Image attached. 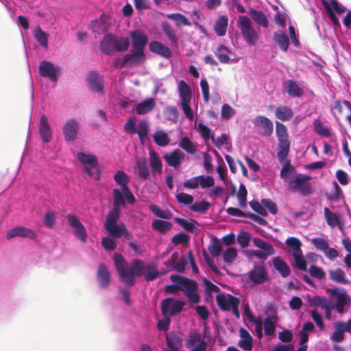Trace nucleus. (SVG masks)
Wrapping results in <instances>:
<instances>
[{"label":"nucleus","instance_id":"11","mask_svg":"<svg viewBox=\"0 0 351 351\" xmlns=\"http://www.w3.org/2000/svg\"><path fill=\"white\" fill-rule=\"evenodd\" d=\"M71 226L74 228L75 235L82 242L87 240V233L84 226L80 222L79 218L76 215H68L66 217Z\"/></svg>","mask_w":351,"mask_h":351},{"label":"nucleus","instance_id":"10","mask_svg":"<svg viewBox=\"0 0 351 351\" xmlns=\"http://www.w3.org/2000/svg\"><path fill=\"white\" fill-rule=\"evenodd\" d=\"M254 124L263 136H269L273 133V123L265 116H257L254 120Z\"/></svg>","mask_w":351,"mask_h":351},{"label":"nucleus","instance_id":"30","mask_svg":"<svg viewBox=\"0 0 351 351\" xmlns=\"http://www.w3.org/2000/svg\"><path fill=\"white\" fill-rule=\"evenodd\" d=\"M330 278L337 283L348 285L350 280L346 278L344 271L341 269H331L329 271Z\"/></svg>","mask_w":351,"mask_h":351},{"label":"nucleus","instance_id":"28","mask_svg":"<svg viewBox=\"0 0 351 351\" xmlns=\"http://www.w3.org/2000/svg\"><path fill=\"white\" fill-rule=\"evenodd\" d=\"M178 92L180 97V102L191 101L192 98L191 89L184 80H180L179 82Z\"/></svg>","mask_w":351,"mask_h":351},{"label":"nucleus","instance_id":"60","mask_svg":"<svg viewBox=\"0 0 351 351\" xmlns=\"http://www.w3.org/2000/svg\"><path fill=\"white\" fill-rule=\"evenodd\" d=\"M275 330V322H274L269 317L265 318L264 320V330L265 335L271 336L274 335Z\"/></svg>","mask_w":351,"mask_h":351},{"label":"nucleus","instance_id":"62","mask_svg":"<svg viewBox=\"0 0 351 351\" xmlns=\"http://www.w3.org/2000/svg\"><path fill=\"white\" fill-rule=\"evenodd\" d=\"M276 133L278 139L289 138V135L285 125L278 121H277L276 123Z\"/></svg>","mask_w":351,"mask_h":351},{"label":"nucleus","instance_id":"39","mask_svg":"<svg viewBox=\"0 0 351 351\" xmlns=\"http://www.w3.org/2000/svg\"><path fill=\"white\" fill-rule=\"evenodd\" d=\"M293 116L292 110L287 106H279L276 109V117L282 121L291 119Z\"/></svg>","mask_w":351,"mask_h":351},{"label":"nucleus","instance_id":"15","mask_svg":"<svg viewBox=\"0 0 351 351\" xmlns=\"http://www.w3.org/2000/svg\"><path fill=\"white\" fill-rule=\"evenodd\" d=\"M15 237L35 239L36 238V234L32 229L24 226H16L9 230L6 234L8 239H11Z\"/></svg>","mask_w":351,"mask_h":351},{"label":"nucleus","instance_id":"16","mask_svg":"<svg viewBox=\"0 0 351 351\" xmlns=\"http://www.w3.org/2000/svg\"><path fill=\"white\" fill-rule=\"evenodd\" d=\"M79 123L75 119L68 120L62 129L64 138L66 141H73L77 137Z\"/></svg>","mask_w":351,"mask_h":351},{"label":"nucleus","instance_id":"59","mask_svg":"<svg viewBox=\"0 0 351 351\" xmlns=\"http://www.w3.org/2000/svg\"><path fill=\"white\" fill-rule=\"evenodd\" d=\"M295 261V266L302 271L307 270L306 261L304 258L303 253L300 252L293 256Z\"/></svg>","mask_w":351,"mask_h":351},{"label":"nucleus","instance_id":"2","mask_svg":"<svg viewBox=\"0 0 351 351\" xmlns=\"http://www.w3.org/2000/svg\"><path fill=\"white\" fill-rule=\"evenodd\" d=\"M293 167L290 160H287L280 170V178L288 183L289 189L295 193H299L302 196H307L312 193V185L309 182L311 176L293 172L291 176H288V172L292 173Z\"/></svg>","mask_w":351,"mask_h":351},{"label":"nucleus","instance_id":"25","mask_svg":"<svg viewBox=\"0 0 351 351\" xmlns=\"http://www.w3.org/2000/svg\"><path fill=\"white\" fill-rule=\"evenodd\" d=\"M241 340L239 341V346L245 351H251L252 350V337L250 334L243 328L239 330Z\"/></svg>","mask_w":351,"mask_h":351},{"label":"nucleus","instance_id":"37","mask_svg":"<svg viewBox=\"0 0 351 351\" xmlns=\"http://www.w3.org/2000/svg\"><path fill=\"white\" fill-rule=\"evenodd\" d=\"M349 299L347 293L345 289L338 295L334 307L339 314H343L346 312L345 306Z\"/></svg>","mask_w":351,"mask_h":351},{"label":"nucleus","instance_id":"31","mask_svg":"<svg viewBox=\"0 0 351 351\" xmlns=\"http://www.w3.org/2000/svg\"><path fill=\"white\" fill-rule=\"evenodd\" d=\"M155 101L153 98H149L136 106L135 110L138 114H145L150 112L155 106Z\"/></svg>","mask_w":351,"mask_h":351},{"label":"nucleus","instance_id":"29","mask_svg":"<svg viewBox=\"0 0 351 351\" xmlns=\"http://www.w3.org/2000/svg\"><path fill=\"white\" fill-rule=\"evenodd\" d=\"M274 40L280 47L282 51L287 52L289 47V39L284 32H274Z\"/></svg>","mask_w":351,"mask_h":351},{"label":"nucleus","instance_id":"4","mask_svg":"<svg viewBox=\"0 0 351 351\" xmlns=\"http://www.w3.org/2000/svg\"><path fill=\"white\" fill-rule=\"evenodd\" d=\"M130 46L128 38L118 39L112 34L106 35L100 42V50L107 55H112L114 51H125Z\"/></svg>","mask_w":351,"mask_h":351},{"label":"nucleus","instance_id":"19","mask_svg":"<svg viewBox=\"0 0 351 351\" xmlns=\"http://www.w3.org/2000/svg\"><path fill=\"white\" fill-rule=\"evenodd\" d=\"M97 278L99 286L107 288L110 283V273L105 264H99L97 271Z\"/></svg>","mask_w":351,"mask_h":351},{"label":"nucleus","instance_id":"22","mask_svg":"<svg viewBox=\"0 0 351 351\" xmlns=\"http://www.w3.org/2000/svg\"><path fill=\"white\" fill-rule=\"evenodd\" d=\"M40 135L45 143H49L51 138V130L45 115H42L40 120Z\"/></svg>","mask_w":351,"mask_h":351},{"label":"nucleus","instance_id":"32","mask_svg":"<svg viewBox=\"0 0 351 351\" xmlns=\"http://www.w3.org/2000/svg\"><path fill=\"white\" fill-rule=\"evenodd\" d=\"M77 158L82 164L88 165L91 168H95L98 165L97 158L95 155L79 152L77 154Z\"/></svg>","mask_w":351,"mask_h":351},{"label":"nucleus","instance_id":"13","mask_svg":"<svg viewBox=\"0 0 351 351\" xmlns=\"http://www.w3.org/2000/svg\"><path fill=\"white\" fill-rule=\"evenodd\" d=\"M249 278L254 284H263L268 280V272L262 265H254L248 272Z\"/></svg>","mask_w":351,"mask_h":351},{"label":"nucleus","instance_id":"3","mask_svg":"<svg viewBox=\"0 0 351 351\" xmlns=\"http://www.w3.org/2000/svg\"><path fill=\"white\" fill-rule=\"evenodd\" d=\"M170 279L173 282L180 284V291H184L189 301L192 304H197L200 301V295L197 293L198 283L196 280L180 275H171Z\"/></svg>","mask_w":351,"mask_h":351},{"label":"nucleus","instance_id":"18","mask_svg":"<svg viewBox=\"0 0 351 351\" xmlns=\"http://www.w3.org/2000/svg\"><path fill=\"white\" fill-rule=\"evenodd\" d=\"M88 86L94 91L104 93V83L101 77L95 72L90 73L86 77Z\"/></svg>","mask_w":351,"mask_h":351},{"label":"nucleus","instance_id":"12","mask_svg":"<svg viewBox=\"0 0 351 351\" xmlns=\"http://www.w3.org/2000/svg\"><path fill=\"white\" fill-rule=\"evenodd\" d=\"M132 40V49L144 51V49L148 43L147 36L140 29L130 33Z\"/></svg>","mask_w":351,"mask_h":351},{"label":"nucleus","instance_id":"34","mask_svg":"<svg viewBox=\"0 0 351 351\" xmlns=\"http://www.w3.org/2000/svg\"><path fill=\"white\" fill-rule=\"evenodd\" d=\"M228 19L226 16H221L216 21L214 29L216 34L219 36H223L226 34L227 30Z\"/></svg>","mask_w":351,"mask_h":351},{"label":"nucleus","instance_id":"54","mask_svg":"<svg viewBox=\"0 0 351 351\" xmlns=\"http://www.w3.org/2000/svg\"><path fill=\"white\" fill-rule=\"evenodd\" d=\"M307 298L309 306L311 307L313 306L322 308V306H324V304L328 302V300L326 298L320 297L318 295L313 298L310 295H308Z\"/></svg>","mask_w":351,"mask_h":351},{"label":"nucleus","instance_id":"58","mask_svg":"<svg viewBox=\"0 0 351 351\" xmlns=\"http://www.w3.org/2000/svg\"><path fill=\"white\" fill-rule=\"evenodd\" d=\"M175 221L184 230L189 232H193L195 230L194 223H196V221L193 219H191V221H188L184 219L176 217Z\"/></svg>","mask_w":351,"mask_h":351},{"label":"nucleus","instance_id":"61","mask_svg":"<svg viewBox=\"0 0 351 351\" xmlns=\"http://www.w3.org/2000/svg\"><path fill=\"white\" fill-rule=\"evenodd\" d=\"M199 185L202 189L209 188L213 186L215 184V180L212 176H198Z\"/></svg>","mask_w":351,"mask_h":351},{"label":"nucleus","instance_id":"45","mask_svg":"<svg viewBox=\"0 0 351 351\" xmlns=\"http://www.w3.org/2000/svg\"><path fill=\"white\" fill-rule=\"evenodd\" d=\"M167 18L169 19L174 21L177 26H180V25H183L185 26L191 25V23L189 21V19L184 15L180 13L169 14L167 15Z\"/></svg>","mask_w":351,"mask_h":351},{"label":"nucleus","instance_id":"53","mask_svg":"<svg viewBox=\"0 0 351 351\" xmlns=\"http://www.w3.org/2000/svg\"><path fill=\"white\" fill-rule=\"evenodd\" d=\"M247 191L245 186L243 184H240L237 197L239 204L241 208H245L247 206Z\"/></svg>","mask_w":351,"mask_h":351},{"label":"nucleus","instance_id":"56","mask_svg":"<svg viewBox=\"0 0 351 351\" xmlns=\"http://www.w3.org/2000/svg\"><path fill=\"white\" fill-rule=\"evenodd\" d=\"M210 207V204L205 200L191 205V210L196 213H205Z\"/></svg>","mask_w":351,"mask_h":351},{"label":"nucleus","instance_id":"21","mask_svg":"<svg viewBox=\"0 0 351 351\" xmlns=\"http://www.w3.org/2000/svg\"><path fill=\"white\" fill-rule=\"evenodd\" d=\"M113 195V208L110 210L108 213L119 214L121 213V206H124L126 203L124 199L123 195L121 191L118 189H114L112 191Z\"/></svg>","mask_w":351,"mask_h":351},{"label":"nucleus","instance_id":"20","mask_svg":"<svg viewBox=\"0 0 351 351\" xmlns=\"http://www.w3.org/2000/svg\"><path fill=\"white\" fill-rule=\"evenodd\" d=\"M149 49L152 53L158 54L165 58H169L172 56L170 49L158 41L154 40L150 42L149 44Z\"/></svg>","mask_w":351,"mask_h":351},{"label":"nucleus","instance_id":"46","mask_svg":"<svg viewBox=\"0 0 351 351\" xmlns=\"http://www.w3.org/2000/svg\"><path fill=\"white\" fill-rule=\"evenodd\" d=\"M149 130V127L147 121L142 120L138 123V128L136 133L138 134L139 139L143 145L144 144L145 139L148 134Z\"/></svg>","mask_w":351,"mask_h":351},{"label":"nucleus","instance_id":"36","mask_svg":"<svg viewBox=\"0 0 351 351\" xmlns=\"http://www.w3.org/2000/svg\"><path fill=\"white\" fill-rule=\"evenodd\" d=\"M149 164L154 173L162 172V164L158 154L154 151L149 152Z\"/></svg>","mask_w":351,"mask_h":351},{"label":"nucleus","instance_id":"23","mask_svg":"<svg viewBox=\"0 0 351 351\" xmlns=\"http://www.w3.org/2000/svg\"><path fill=\"white\" fill-rule=\"evenodd\" d=\"M273 265L282 278L288 277L291 274V269L288 264L279 256L272 258Z\"/></svg>","mask_w":351,"mask_h":351},{"label":"nucleus","instance_id":"38","mask_svg":"<svg viewBox=\"0 0 351 351\" xmlns=\"http://www.w3.org/2000/svg\"><path fill=\"white\" fill-rule=\"evenodd\" d=\"M334 328L335 331L330 335V339L333 342L336 343H340L343 341L345 338L344 333L346 332L343 328V325L341 324L340 322H337L336 323H335Z\"/></svg>","mask_w":351,"mask_h":351},{"label":"nucleus","instance_id":"7","mask_svg":"<svg viewBox=\"0 0 351 351\" xmlns=\"http://www.w3.org/2000/svg\"><path fill=\"white\" fill-rule=\"evenodd\" d=\"M252 242L256 247L263 250V252L259 250H252L251 254L254 256L265 260L269 256L275 254L276 251L273 245L268 242H266L258 237L254 238L252 239Z\"/></svg>","mask_w":351,"mask_h":351},{"label":"nucleus","instance_id":"51","mask_svg":"<svg viewBox=\"0 0 351 351\" xmlns=\"http://www.w3.org/2000/svg\"><path fill=\"white\" fill-rule=\"evenodd\" d=\"M34 36L37 41L43 47L47 48L48 47V37L47 34L43 31L40 26L36 27Z\"/></svg>","mask_w":351,"mask_h":351},{"label":"nucleus","instance_id":"1","mask_svg":"<svg viewBox=\"0 0 351 351\" xmlns=\"http://www.w3.org/2000/svg\"><path fill=\"white\" fill-rule=\"evenodd\" d=\"M114 263L121 281L129 287L134 285L136 277L144 276L147 282L156 279L160 273L155 263L145 265L140 259H133L131 265L128 267L127 262L123 256L119 254H114Z\"/></svg>","mask_w":351,"mask_h":351},{"label":"nucleus","instance_id":"26","mask_svg":"<svg viewBox=\"0 0 351 351\" xmlns=\"http://www.w3.org/2000/svg\"><path fill=\"white\" fill-rule=\"evenodd\" d=\"M248 12L252 19L259 26L267 28L269 21L266 15L261 10H256L254 8H250Z\"/></svg>","mask_w":351,"mask_h":351},{"label":"nucleus","instance_id":"43","mask_svg":"<svg viewBox=\"0 0 351 351\" xmlns=\"http://www.w3.org/2000/svg\"><path fill=\"white\" fill-rule=\"evenodd\" d=\"M162 29L166 36L169 38L171 43L173 45L178 44V37L174 31L172 29L170 24L166 21L162 23Z\"/></svg>","mask_w":351,"mask_h":351},{"label":"nucleus","instance_id":"64","mask_svg":"<svg viewBox=\"0 0 351 351\" xmlns=\"http://www.w3.org/2000/svg\"><path fill=\"white\" fill-rule=\"evenodd\" d=\"M115 182L120 185H126L129 182V178L127 174L121 171H118L114 176Z\"/></svg>","mask_w":351,"mask_h":351},{"label":"nucleus","instance_id":"6","mask_svg":"<svg viewBox=\"0 0 351 351\" xmlns=\"http://www.w3.org/2000/svg\"><path fill=\"white\" fill-rule=\"evenodd\" d=\"M119 214L108 213L104 228L108 234L114 238H120L123 236V230L125 225L121 222L117 223Z\"/></svg>","mask_w":351,"mask_h":351},{"label":"nucleus","instance_id":"49","mask_svg":"<svg viewBox=\"0 0 351 351\" xmlns=\"http://www.w3.org/2000/svg\"><path fill=\"white\" fill-rule=\"evenodd\" d=\"M179 146L190 154H194L196 152L195 146L188 137L182 138Z\"/></svg>","mask_w":351,"mask_h":351},{"label":"nucleus","instance_id":"9","mask_svg":"<svg viewBox=\"0 0 351 351\" xmlns=\"http://www.w3.org/2000/svg\"><path fill=\"white\" fill-rule=\"evenodd\" d=\"M146 60L144 51L132 49L131 53L125 55L121 60L120 67L132 66L141 64Z\"/></svg>","mask_w":351,"mask_h":351},{"label":"nucleus","instance_id":"57","mask_svg":"<svg viewBox=\"0 0 351 351\" xmlns=\"http://www.w3.org/2000/svg\"><path fill=\"white\" fill-rule=\"evenodd\" d=\"M315 131L317 134L326 137H329L331 132L329 129L323 126V124L319 120H315L314 122Z\"/></svg>","mask_w":351,"mask_h":351},{"label":"nucleus","instance_id":"33","mask_svg":"<svg viewBox=\"0 0 351 351\" xmlns=\"http://www.w3.org/2000/svg\"><path fill=\"white\" fill-rule=\"evenodd\" d=\"M136 168L139 178L147 180L149 178V171L145 158H140L136 160Z\"/></svg>","mask_w":351,"mask_h":351},{"label":"nucleus","instance_id":"42","mask_svg":"<svg viewBox=\"0 0 351 351\" xmlns=\"http://www.w3.org/2000/svg\"><path fill=\"white\" fill-rule=\"evenodd\" d=\"M286 244L291 249L293 256L302 252L301 250L302 243L299 239L293 237H289L286 240Z\"/></svg>","mask_w":351,"mask_h":351},{"label":"nucleus","instance_id":"24","mask_svg":"<svg viewBox=\"0 0 351 351\" xmlns=\"http://www.w3.org/2000/svg\"><path fill=\"white\" fill-rule=\"evenodd\" d=\"M184 156L180 150L175 149L170 154H165L163 158L168 165L177 168L181 164Z\"/></svg>","mask_w":351,"mask_h":351},{"label":"nucleus","instance_id":"27","mask_svg":"<svg viewBox=\"0 0 351 351\" xmlns=\"http://www.w3.org/2000/svg\"><path fill=\"white\" fill-rule=\"evenodd\" d=\"M287 93L291 97H300L303 95V89L293 80H288L285 83Z\"/></svg>","mask_w":351,"mask_h":351},{"label":"nucleus","instance_id":"52","mask_svg":"<svg viewBox=\"0 0 351 351\" xmlns=\"http://www.w3.org/2000/svg\"><path fill=\"white\" fill-rule=\"evenodd\" d=\"M333 186L332 191L327 193L326 197L329 200L337 202L339 201L341 195H343V192L337 182L333 183Z\"/></svg>","mask_w":351,"mask_h":351},{"label":"nucleus","instance_id":"8","mask_svg":"<svg viewBox=\"0 0 351 351\" xmlns=\"http://www.w3.org/2000/svg\"><path fill=\"white\" fill-rule=\"evenodd\" d=\"M185 303L182 301H173V298H166L162 301L161 312L165 317L169 313L171 315H175L180 313Z\"/></svg>","mask_w":351,"mask_h":351},{"label":"nucleus","instance_id":"14","mask_svg":"<svg viewBox=\"0 0 351 351\" xmlns=\"http://www.w3.org/2000/svg\"><path fill=\"white\" fill-rule=\"evenodd\" d=\"M58 68L48 61H43L39 66V74L44 77H49L52 82L58 80Z\"/></svg>","mask_w":351,"mask_h":351},{"label":"nucleus","instance_id":"40","mask_svg":"<svg viewBox=\"0 0 351 351\" xmlns=\"http://www.w3.org/2000/svg\"><path fill=\"white\" fill-rule=\"evenodd\" d=\"M230 51L223 45H220L217 48L215 55L218 58L219 60L223 64H228L230 61V58L228 56V53Z\"/></svg>","mask_w":351,"mask_h":351},{"label":"nucleus","instance_id":"55","mask_svg":"<svg viewBox=\"0 0 351 351\" xmlns=\"http://www.w3.org/2000/svg\"><path fill=\"white\" fill-rule=\"evenodd\" d=\"M190 236L184 232H180L176 234L172 238L171 242L175 245H178L180 244L186 245L189 242Z\"/></svg>","mask_w":351,"mask_h":351},{"label":"nucleus","instance_id":"50","mask_svg":"<svg viewBox=\"0 0 351 351\" xmlns=\"http://www.w3.org/2000/svg\"><path fill=\"white\" fill-rule=\"evenodd\" d=\"M149 210L157 217L165 219H170L172 214L167 210H162L156 205H150Z\"/></svg>","mask_w":351,"mask_h":351},{"label":"nucleus","instance_id":"35","mask_svg":"<svg viewBox=\"0 0 351 351\" xmlns=\"http://www.w3.org/2000/svg\"><path fill=\"white\" fill-rule=\"evenodd\" d=\"M232 296L230 294L225 295L224 293H219L216 297V302L219 308L223 311H230L232 306L230 300Z\"/></svg>","mask_w":351,"mask_h":351},{"label":"nucleus","instance_id":"48","mask_svg":"<svg viewBox=\"0 0 351 351\" xmlns=\"http://www.w3.org/2000/svg\"><path fill=\"white\" fill-rule=\"evenodd\" d=\"M324 217L328 225L332 228L340 223L339 215L332 213L328 208H324Z\"/></svg>","mask_w":351,"mask_h":351},{"label":"nucleus","instance_id":"47","mask_svg":"<svg viewBox=\"0 0 351 351\" xmlns=\"http://www.w3.org/2000/svg\"><path fill=\"white\" fill-rule=\"evenodd\" d=\"M208 250L213 257H217L222 252L221 241L216 237L213 239Z\"/></svg>","mask_w":351,"mask_h":351},{"label":"nucleus","instance_id":"5","mask_svg":"<svg viewBox=\"0 0 351 351\" xmlns=\"http://www.w3.org/2000/svg\"><path fill=\"white\" fill-rule=\"evenodd\" d=\"M239 28L244 40L251 45H255L258 38V32L252 25V20L246 16H241L239 18Z\"/></svg>","mask_w":351,"mask_h":351},{"label":"nucleus","instance_id":"41","mask_svg":"<svg viewBox=\"0 0 351 351\" xmlns=\"http://www.w3.org/2000/svg\"><path fill=\"white\" fill-rule=\"evenodd\" d=\"M152 228L156 231L165 233L171 229L172 223L167 221L155 219L152 223Z\"/></svg>","mask_w":351,"mask_h":351},{"label":"nucleus","instance_id":"63","mask_svg":"<svg viewBox=\"0 0 351 351\" xmlns=\"http://www.w3.org/2000/svg\"><path fill=\"white\" fill-rule=\"evenodd\" d=\"M250 241V234L247 232H241L237 236V242L242 248L247 247Z\"/></svg>","mask_w":351,"mask_h":351},{"label":"nucleus","instance_id":"17","mask_svg":"<svg viewBox=\"0 0 351 351\" xmlns=\"http://www.w3.org/2000/svg\"><path fill=\"white\" fill-rule=\"evenodd\" d=\"M188 348L193 347L190 351H205L207 348V342L202 340L199 333H194L189 335L186 344Z\"/></svg>","mask_w":351,"mask_h":351},{"label":"nucleus","instance_id":"44","mask_svg":"<svg viewBox=\"0 0 351 351\" xmlns=\"http://www.w3.org/2000/svg\"><path fill=\"white\" fill-rule=\"evenodd\" d=\"M154 142L160 147H165L169 143V138L167 133L162 130L156 131L153 135Z\"/></svg>","mask_w":351,"mask_h":351}]
</instances>
